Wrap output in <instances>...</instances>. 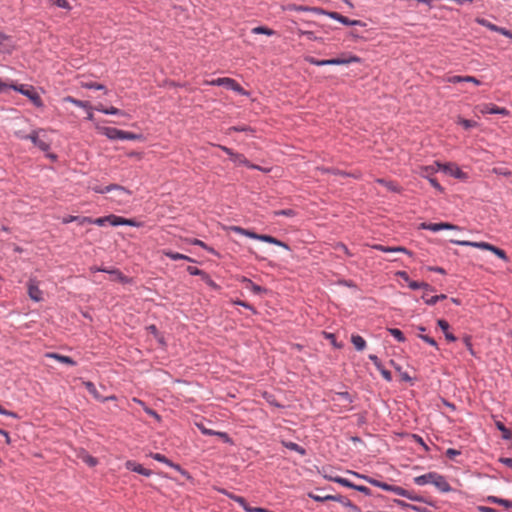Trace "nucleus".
I'll return each mask as SVG.
<instances>
[{
    "mask_svg": "<svg viewBox=\"0 0 512 512\" xmlns=\"http://www.w3.org/2000/svg\"><path fill=\"white\" fill-rule=\"evenodd\" d=\"M425 176L430 177L433 173L440 172L446 176L453 177L460 181H467L469 179L468 172L462 170L456 163H440L435 161L433 164L424 166Z\"/></svg>",
    "mask_w": 512,
    "mask_h": 512,
    "instance_id": "1",
    "label": "nucleus"
},
{
    "mask_svg": "<svg viewBox=\"0 0 512 512\" xmlns=\"http://www.w3.org/2000/svg\"><path fill=\"white\" fill-rule=\"evenodd\" d=\"M414 482L417 485L433 484L441 492H449L451 487L446 479L435 472H430L424 475H420L414 478Z\"/></svg>",
    "mask_w": 512,
    "mask_h": 512,
    "instance_id": "2",
    "label": "nucleus"
},
{
    "mask_svg": "<svg viewBox=\"0 0 512 512\" xmlns=\"http://www.w3.org/2000/svg\"><path fill=\"white\" fill-rule=\"evenodd\" d=\"M451 242L456 245L460 246H471L475 248H479L482 250H487L492 253H494L497 257L504 261H508V257L506 252L503 249H500L490 243L487 242H472V241H465V240H454L452 239Z\"/></svg>",
    "mask_w": 512,
    "mask_h": 512,
    "instance_id": "3",
    "label": "nucleus"
},
{
    "mask_svg": "<svg viewBox=\"0 0 512 512\" xmlns=\"http://www.w3.org/2000/svg\"><path fill=\"white\" fill-rule=\"evenodd\" d=\"M230 230L236 232V233H239V234H242L244 236H247L249 238H252V239H256V240H260V241H263V242H267V243H270V244H274V245H277V246H282L284 248H287V245L283 242H281L280 240L270 236V235H264V234H257L255 232H252L250 230H246L244 228H241L239 226H232L230 227Z\"/></svg>",
    "mask_w": 512,
    "mask_h": 512,
    "instance_id": "4",
    "label": "nucleus"
},
{
    "mask_svg": "<svg viewBox=\"0 0 512 512\" xmlns=\"http://www.w3.org/2000/svg\"><path fill=\"white\" fill-rule=\"evenodd\" d=\"M305 60L315 66H326V65H346L350 63H358L360 62V58L358 56H350L348 58H333L326 60H319L312 56H308Z\"/></svg>",
    "mask_w": 512,
    "mask_h": 512,
    "instance_id": "5",
    "label": "nucleus"
},
{
    "mask_svg": "<svg viewBox=\"0 0 512 512\" xmlns=\"http://www.w3.org/2000/svg\"><path fill=\"white\" fill-rule=\"evenodd\" d=\"M15 91H18L19 93L25 95L27 98L31 100V102L36 107H42L43 101L39 94L35 91V89L32 86H25V85H12L11 86Z\"/></svg>",
    "mask_w": 512,
    "mask_h": 512,
    "instance_id": "6",
    "label": "nucleus"
},
{
    "mask_svg": "<svg viewBox=\"0 0 512 512\" xmlns=\"http://www.w3.org/2000/svg\"><path fill=\"white\" fill-rule=\"evenodd\" d=\"M209 84L214 85V86H223V87L227 88L228 90H232V91L238 92L240 94H244L243 88L240 86L239 83H237L232 78H228V77L217 78L215 80H212Z\"/></svg>",
    "mask_w": 512,
    "mask_h": 512,
    "instance_id": "7",
    "label": "nucleus"
},
{
    "mask_svg": "<svg viewBox=\"0 0 512 512\" xmlns=\"http://www.w3.org/2000/svg\"><path fill=\"white\" fill-rule=\"evenodd\" d=\"M28 295L31 300L40 302L43 300V292L40 290L38 281L36 279H30L27 284Z\"/></svg>",
    "mask_w": 512,
    "mask_h": 512,
    "instance_id": "8",
    "label": "nucleus"
},
{
    "mask_svg": "<svg viewBox=\"0 0 512 512\" xmlns=\"http://www.w3.org/2000/svg\"><path fill=\"white\" fill-rule=\"evenodd\" d=\"M420 228L430 230L432 232H438L443 229L447 230H459L460 228L454 224L447 223V222H440V223H422L420 225Z\"/></svg>",
    "mask_w": 512,
    "mask_h": 512,
    "instance_id": "9",
    "label": "nucleus"
},
{
    "mask_svg": "<svg viewBox=\"0 0 512 512\" xmlns=\"http://www.w3.org/2000/svg\"><path fill=\"white\" fill-rule=\"evenodd\" d=\"M388 491L393 492L396 495L408 498V499H410L412 501H418V502H422L423 501L422 497L417 496V495L409 492L408 490H405L404 488H402L400 486L390 485Z\"/></svg>",
    "mask_w": 512,
    "mask_h": 512,
    "instance_id": "10",
    "label": "nucleus"
},
{
    "mask_svg": "<svg viewBox=\"0 0 512 512\" xmlns=\"http://www.w3.org/2000/svg\"><path fill=\"white\" fill-rule=\"evenodd\" d=\"M42 130H34L29 134V140L42 151H48L50 144L39 137V133Z\"/></svg>",
    "mask_w": 512,
    "mask_h": 512,
    "instance_id": "11",
    "label": "nucleus"
},
{
    "mask_svg": "<svg viewBox=\"0 0 512 512\" xmlns=\"http://www.w3.org/2000/svg\"><path fill=\"white\" fill-rule=\"evenodd\" d=\"M96 129L102 135L110 140H120L121 130L114 127L96 126Z\"/></svg>",
    "mask_w": 512,
    "mask_h": 512,
    "instance_id": "12",
    "label": "nucleus"
},
{
    "mask_svg": "<svg viewBox=\"0 0 512 512\" xmlns=\"http://www.w3.org/2000/svg\"><path fill=\"white\" fill-rule=\"evenodd\" d=\"M231 160L234 163L245 165V166H247L248 168H251V169H259V170L264 171V172H268L269 171V169L261 168V167H259L257 165L251 164L245 158V156L243 154L235 153L234 156L231 158Z\"/></svg>",
    "mask_w": 512,
    "mask_h": 512,
    "instance_id": "13",
    "label": "nucleus"
},
{
    "mask_svg": "<svg viewBox=\"0 0 512 512\" xmlns=\"http://www.w3.org/2000/svg\"><path fill=\"white\" fill-rule=\"evenodd\" d=\"M447 81L449 83H453V84L460 83V82L473 83L475 85H480L481 84L480 80H478L477 78H475L473 76L454 75V76L448 77Z\"/></svg>",
    "mask_w": 512,
    "mask_h": 512,
    "instance_id": "14",
    "label": "nucleus"
},
{
    "mask_svg": "<svg viewBox=\"0 0 512 512\" xmlns=\"http://www.w3.org/2000/svg\"><path fill=\"white\" fill-rule=\"evenodd\" d=\"M480 111L483 114H501L505 116L508 115V111L505 108L498 107L494 104H484Z\"/></svg>",
    "mask_w": 512,
    "mask_h": 512,
    "instance_id": "15",
    "label": "nucleus"
},
{
    "mask_svg": "<svg viewBox=\"0 0 512 512\" xmlns=\"http://www.w3.org/2000/svg\"><path fill=\"white\" fill-rule=\"evenodd\" d=\"M125 466L128 470L134 471L144 476H150L152 474L151 470L144 468L142 465L134 461H127Z\"/></svg>",
    "mask_w": 512,
    "mask_h": 512,
    "instance_id": "16",
    "label": "nucleus"
},
{
    "mask_svg": "<svg viewBox=\"0 0 512 512\" xmlns=\"http://www.w3.org/2000/svg\"><path fill=\"white\" fill-rule=\"evenodd\" d=\"M154 460L165 463L166 465L176 469L177 471L181 472L182 474H185V471L178 465L170 461L167 457L160 453H151L150 455Z\"/></svg>",
    "mask_w": 512,
    "mask_h": 512,
    "instance_id": "17",
    "label": "nucleus"
},
{
    "mask_svg": "<svg viewBox=\"0 0 512 512\" xmlns=\"http://www.w3.org/2000/svg\"><path fill=\"white\" fill-rule=\"evenodd\" d=\"M101 271L110 274L112 281H118L122 283L129 282V279L125 275H123L118 269H102Z\"/></svg>",
    "mask_w": 512,
    "mask_h": 512,
    "instance_id": "18",
    "label": "nucleus"
},
{
    "mask_svg": "<svg viewBox=\"0 0 512 512\" xmlns=\"http://www.w3.org/2000/svg\"><path fill=\"white\" fill-rule=\"evenodd\" d=\"M95 110L101 112V113H104V114H107V115H118V116H125V112L118 109V108H115V107H105L104 105L102 104H98L96 107H95Z\"/></svg>",
    "mask_w": 512,
    "mask_h": 512,
    "instance_id": "19",
    "label": "nucleus"
},
{
    "mask_svg": "<svg viewBox=\"0 0 512 512\" xmlns=\"http://www.w3.org/2000/svg\"><path fill=\"white\" fill-rule=\"evenodd\" d=\"M287 9L290 10V11H297V12H300V11H311V12H314V13H325V11L321 8H311V7H308V6H302V5H296V4H289L287 6Z\"/></svg>",
    "mask_w": 512,
    "mask_h": 512,
    "instance_id": "20",
    "label": "nucleus"
},
{
    "mask_svg": "<svg viewBox=\"0 0 512 512\" xmlns=\"http://www.w3.org/2000/svg\"><path fill=\"white\" fill-rule=\"evenodd\" d=\"M46 357L56 359L57 361H59L61 363L68 364L71 366H74L76 364V362L69 356H64V355H60L57 353H47Z\"/></svg>",
    "mask_w": 512,
    "mask_h": 512,
    "instance_id": "21",
    "label": "nucleus"
},
{
    "mask_svg": "<svg viewBox=\"0 0 512 512\" xmlns=\"http://www.w3.org/2000/svg\"><path fill=\"white\" fill-rule=\"evenodd\" d=\"M64 101L72 103L75 106L80 107V108H84V109H87V110H92V107L90 106L88 101H82V100L76 99V98H74L72 96L65 97Z\"/></svg>",
    "mask_w": 512,
    "mask_h": 512,
    "instance_id": "22",
    "label": "nucleus"
},
{
    "mask_svg": "<svg viewBox=\"0 0 512 512\" xmlns=\"http://www.w3.org/2000/svg\"><path fill=\"white\" fill-rule=\"evenodd\" d=\"M374 249H377L379 251H382V252H403V253H407L409 254L408 250L404 247H388V246H383V245H375L373 247Z\"/></svg>",
    "mask_w": 512,
    "mask_h": 512,
    "instance_id": "23",
    "label": "nucleus"
},
{
    "mask_svg": "<svg viewBox=\"0 0 512 512\" xmlns=\"http://www.w3.org/2000/svg\"><path fill=\"white\" fill-rule=\"evenodd\" d=\"M78 457L90 467H94L98 463L96 458L89 455L84 450L79 453Z\"/></svg>",
    "mask_w": 512,
    "mask_h": 512,
    "instance_id": "24",
    "label": "nucleus"
},
{
    "mask_svg": "<svg viewBox=\"0 0 512 512\" xmlns=\"http://www.w3.org/2000/svg\"><path fill=\"white\" fill-rule=\"evenodd\" d=\"M229 498L234 500L235 502H237L241 507H243V509L247 512H253V508L254 507H250L248 505V503L246 502V500L241 497V496H237V495H234V494H228Z\"/></svg>",
    "mask_w": 512,
    "mask_h": 512,
    "instance_id": "25",
    "label": "nucleus"
},
{
    "mask_svg": "<svg viewBox=\"0 0 512 512\" xmlns=\"http://www.w3.org/2000/svg\"><path fill=\"white\" fill-rule=\"evenodd\" d=\"M325 15L329 16L330 18L334 19V20H337L339 21L340 23H342L343 25H347L349 26L350 25V19L341 15L340 13L338 12H326L324 13Z\"/></svg>",
    "mask_w": 512,
    "mask_h": 512,
    "instance_id": "26",
    "label": "nucleus"
},
{
    "mask_svg": "<svg viewBox=\"0 0 512 512\" xmlns=\"http://www.w3.org/2000/svg\"><path fill=\"white\" fill-rule=\"evenodd\" d=\"M351 341L358 351H362L366 347V341L360 335H352Z\"/></svg>",
    "mask_w": 512,
    "mask_h": 512,
    "instance_id": "27",
    "label": "nucleus"
},
{
    "mask_svg": "<svg viewBox=\"0 0 512 512\" xmlns=\"http://www.w3.org/2000/svg\"><path fill=\"white\" fill-rule=\"evenodd\" d=\"M243 282L246 283V288L250 289L255 294H260L266 291L263 287L253 283L250 279L244 278Z\"/></svg>",
    "mask_w": 512,
    "mask_h": 512,
    "instance_id": "28",
    "label": "nucleus"
},
{
    "mask_svg": "<svg viewBox=\"0 0 512 512\" xmlns=\"http://www.w3.org/2000/svg\"><path fill=\"white\" fill-rule=\"evenodd\" d=\"M163 254L167 257H169L170 259L172 260H187V261H192V259L184 254H180V253H177V252H172V251H169V250H164L163 251Z\"/></svg>",
    "mask_w": 512,
    "mask_h": 512,
    "instance_id": "29",
    "label": "nucleus"
},
{
    "mask_svg": "<svg viewBox=\"0 0 512 512\" xmlns=\"http://www.w3.org/2000/svg\"><path fill=\"white\" fill-rule=\"evenodd\" d=\"M408 286L412 289V290H416V289H420V288H423L425 291H432V287L425 283V282H417V281H411L409 280L408 282Z\"/></svg>",
    "mask_w": 512,
    "mask_h": 512,
    "instance_id": "30",
    "label": "nucleus"
},
{
    "mask_svg": "<svg viewBox=\"0 0 512 512\" xmlns=\"http://www.w3.org/2000/svg\"><path fill=\"white\" fill-rule=\"evenodd\" d=\"M487 27L489 29H491L492 31L498 32V33L512 39V31H510L504 27H499V26H496V25L490 24V23L487 25Z\"/></svg>",
    "mask_w": 512,
    "mask_h": 512,
    "instance_id": "31",
    "label": "nucleus"
},
{
    "mask_svg": "<svg viewBox=\"0 0 512 512\" xmlns=\"http://www.w3.org/2000/svg\"><path fill=\"white\" fill-rule=\"evenodd\" d=\"M495 425L502 432L503 439L510 440L512 438L511 430L506 428L501 421H496Z\"/></svg>",
    "mask_w": 512,
    "mask_h": 512,
    "instance_id": "32",
    "label": "nucleus"
},
{
    "mask_svg": "<svg viewBox=\"0 0 512 512\" xmlns=\"http://www.w3.org/2000/svg\"><path fill=\"white\" fill-rule=\"evenodd\" d=\"M143 136L129 131L121 130L120 140H140Z\"/></svg>",
    "mask_w": 512,
    "mask_h": 512,
    "instance_id": "33",
    "label": "nucleus"
},
{
    "mask_svg": "<svg viewBox=\"0 0 512 512\" xmlns=\"http://www.w3.org/2000/svg\"><path fill=\"white\" fill-rule=\"evenodd\" d=\"M82 87L86 89H96V90H103L105 93H107L106 87L103 84L96 83V82H83Z\"/></svg>",
    "mask_w": 512,
    "mask_h": 512,
    "instance_id": "34",
    "label": "nucleus"
},
{
    "mask_svg": "<svg viewBox=\"0 0 512 512\" xmlns=\"http://www.w3.org/2000/svg\"><path fill=\"white\" fill-rule=\"evenodd\" d=\"M252 33L253 34H265V35L271 36V35L275 34V31L268 27H265V26H258V27H255L252 29Z\"/></svg>",
    "mask_w": 512,
    "mask_h": 512,
    "instance_id": "35",
    "label": "nucleus"
},
{
    "mask_svg": "<svg viewBox=\"0 0 512 512\" xmlns=\"http://www.w3.org/2000/svg\"><path fill=\"white\" fill-rule=\"evenodd\" d=\"M284 446L288 448L289 450L298 452L301 455L305 454V449L302 448L300 445L294 442H283Z\"/></svg>",
    "mask_w": 512,
    "mask_h": 512,
    "instance_id": "36",
    "label": "nucleus"
},
{
    "mask_svg": "<svg viewBox=\"0 0 512 512\" xmlns=\"http://www.w3.org/2000/svg\"><path fill=\"white\" fill-rule=\"evenodd\" d=\"M458 124L461 125L466 130L474 128L478 125V123L476 121L464 119V118H459Z\"/></svg>",
    "mask_w": 512,
    "mask_h": 512,
    "instance_id": "37",
    "label": "nucleus"
},
{
    "mask_svg": "<svg viewBox=\"0 0 512 512\" xmlns=\"http://www.w3.org/2000/svg\"><path fill=\"white\" fill-rule=\"evenodd\" d=\"M86 389L94 396L95 399L101 401V398L102 396L98 393L95 385L90 382V381H87L84 383Z\"/></svg>",
    "mask_w": 512,
    "mask_h": 512,
    "instance_id": "38",
    "label": "nucleus"
},
{
    "mask_svg": "<svg viewBox=\"0 0 512 512\" xmlns=\"http://www.w3.org/2000/svg\"><path fill=\"white\" fill-rule=\"evenodd\" d=\"M329 480L331 481H334L336 483H339L341 484L342 486H345V487H349V488H354L355 487V484L351 483L349 480L345 479V478H342V477H328Z\"/></svg>",
    "mask_w": 512,
    "mask_h": 512,
    "instance_id": "39",
    "label": "nucleus"
},
{
    "mask_svg": "<svg viewBox=\"0 0 512 512\" xmlns=\"http://www.w3.org/2000/svg\"><path fill=\"white\" fill-rule=\"evenodd\" d=\"M107 219L112 226L125 225L126 220V218H122L115 215H109L107 216Z\"/></svg>",
    "mask_w": 512,
    "mask_h": 512,
    "instance_id": "40",
    "label": "nucleus"
},
{
    "mask_svg": "<svg viewBox=\"0 0 512 512\" xmlns=\"http://www.w3.org/2000/svg\"><path fill=\"white\" fill-rule=\"evenodd\" d=\"M366 480L373 486L375 487H378V488H381L385 491H388L389 490V487L390 485L385 483V482H382V481H379V480H376V479H373V478H366Z\"/></svg>",
    "mask_w": 512,
    "mask_h": 512,
    "instance_id": "41",
    "label": "nucleus"
},
{
    "mask_svg": "<svg viewBox=\"0 0 512 512\" xmlns=\"http://www.w3.org/2000/svg\"><path fill=\"white\" fill-rule=\"evenodd\" d=\"M435 173H433L430 177L425 176L424 167L422 168V175L425 177L433 186V188L437 190H442V187L439 184L438 178L434 176Z\"/></svg>",
    "mask_w": 512,
    "mask_h": 512,
    "instance_id": "42",
    "label": "nucleus"
},
{
    "mask_svg": "<svg viewBox=\"0 0 512 512\" xmlns=\"http://www.w3.org/2000/svg\"><path fill=\"white\" fill-rule=\"evenodd\" d=\"M197 426L202 431L203 434H206V435H218L220 437L228 438L227 434L224 433V432H215V431L209 430V429L205 428L202 424H197Z\"/></svg>",
    "mask_w": 512,
    "mask_h": 512,
    "instance_id": "43",
    "label": "nucleus"
},
{
    "mask_svg": "<svg viewBox=\"0 0 512 512\" xmlns=\"http://www.w3.org/2000/svg\"><path fill=\"white\" fill-rule=\"evenodd\" d=\"M388 331L399 342H404L405 341L404 334L402 333L401 330H399L397 328H389Z\"/></svg>",
    "mask_w": 512,
    "mask_h": 512,
    "instance_id": "44",
    "label": "nucleus"
},
{
    "mask_svg": "<svg viewBox=\"0 0 512 512\" xmlns=\"http://www.w3.org/2000/svg\"><path fill=\"white\" fill-rule=\"evenodd\" d=\"M309 497L317 502H324L327 500H335V497L332 495H326V496H319L312 493H309Z\"/></svg>",
    "mask_w": 512,
    "mask_h": 512,
    "instance_id": "45",
    "label": "nucleus"
},
{
    "mask_svg": "<svg viewBox=\"0 0 512 512\" xmlns=\"http://www.w3.org/2000/svg\"><path fill=\"white\" fill-rule=\"evenodd\" d=\"M187 271L191 275H198V276H201L202 278L206 275V273L203 270H200V269H198L197 267H194V266H188L187 267Z\"/></svg>",
    "mask_w": 512,
    "mask_h": 512,
    "instance_id": "46",
    "label": "nucleus"
},
{
    "mask_svg": "<svg viewBox=\"0 0 512 512\" xmlns=\"http://www.w3.org/2000/svg\"><path fill=\"white\" fill-rule=\"evenodd\" d=\"M427 292L428 291H425V293L423 294L422 298L424 299L425 303L428 304V305H434L437 303L438 301V297L436 296H427Z\"/></svg>",
    "mask_w": 512,
    "mask_h": 512,
    "instance_id": "47",
    "label": "nucleus"
},
{
    "mask_svg": "<svg viewBox=\"0 0 512 512\" xmlns=\"http://www.w3.org/2000/svg\"><path fill=\"white\" fill-rule=\"evenodd\" d=\"M274 214L277 216L283 215V216H287V217H292L295 215V211L292 209H284V210L275 211Z\"/></svg>",
    "mask_w": 512,
    "mask_h": 512,
    "instance_id": "48",
    "label": "nucleus"
},
{
    "mask_svg": "<svg viewBox=\"0 0 512 512\" xmlns=\"http://www.w3.org/2000/svg\"><path fill=\"white\" fill-rule=\"evenodd\" d=\"M437 324L441 328V330L444 332V334L449 331V323L446 320L439 319L437 321Z\"/></svg>",
    "mask_w": 512,
    "mask_h": 512,
    "instance_id": "49",
    "label": "nucleus"
},
{
    "mask_svg": "<svg viewBox=\"0 0 512 512\" xmlns=\"http://www.w3.org/2000/svg\"><path fill=\"white\" fill-rule=\"evenodd\" d=\"M377 369L380 371L381 375L383 376V378L385 380H387V381H391L392 380L391 372L386 370V369H384L382 367V365L380 366V368H377Z\"/></svg>",
    "mask_w": 512,
    "mask_h": 512,
    "instance_id": "50",
    "label": "nucleus"
},
{
    "mask_svg": "<svg viewBox=\"0 0 512 512\" xmlns=\"http://www.w3.org/2000/svg\"><path fill=\"white\" fill-rule=\"evenodd\" d=\"M55 4L59 7V8H63V9H67V10H70L71 9V6L69 4V2L67 0H56L55 1Z\"/></svg>",
    "mask_w": 512,
    "mask_h": 512,
    "instance_id": "51",
    "label": "nucleus"
},
{
    "mask_svg": "<svg viewBox=\"0 0 512 512\" xmlns=\"http://www.w3.org/2000/svg\"><path fill=\"white\" fill-rule=\"evenodd\" d=\"M419 337L422 340H424L426 343H428L429 345L434 346V347L437 348V343H436V341L433 338L429 337L428 335H419Z\"/></svg>",
    "mask_w": 512,
    "mask_h": 512,
    "instance_id": "52",
    "label": "nucleus"
},
{
    "mask_svg": "<svg viewBox=\"0 0 512 512\" xmlns=\"http://www.w3.org/2000/svg\"><path fill=\"white\" fill-rule=\"evenodd\" d=\"M14 134L18 139L29 140V134H26L23 130H17Z\"/></svg>",
    "mask_w": 512,
    "mask_h": 512,
    "instance_id": "53",
    "label": "nucleus"
},
{
    "mask_svg": "<svg viewBox=\"0 0 512 512\" xmlns=\"http://www.w3.org/2000/svg\"><path fill=\"white\" fill-rule=\"evenodd\" d=\"M203 280L206 282L207 285H209L213 289H217L218 285L206 274L203 277Z\"/></svg>",
    "mask_w": 512,
    "mask_h": 512,
    "instance_id": "54",
    "label": "nucleus"
},
{
    "mask_svg": "<svg viewBox=\"0 0 512 512\" xmlns=\"http://www.w3.org/2000/svg\"><path fill=\"white\" fill-rule=\"evenodd\" d=\"M377 182L381 185H383L384 187H386L388 190H390L391 192H395V187L392 186L391 183L389 182H386L385 180L383 179H378Z\"/></svg>",
    "mask_w": 512,
    "mask_h": 512,
    "instance_id": "55",
    "label": "nucleus"
},
{
    "mask_svg": "<svg viewBox=\"0 0 512 512\" xmlns=\"http://www.w3.org/2000/svg\"><path fill=\"white\" fill-rule=\"evenodd\" d=\"M464 343H465V346L467 347L468 351L470 352V354L474 355L475 352H474L473 347H472L471 338L470 337H465L464 338Z\"/></svg>",
    "mask_w": 512,
    "mask_h": 512,
    "instance_id": "56",
    "label": "nucleus"
},
{
    "mask_svg": "<svg viewBox=\"0 0 512 512\" xmlns=\"http://www.w3.org/2000/svg\"><path fill=\"white\" fill-rule=\"evenodd\" d=\"M106 222H108L107 216L96 218V219H92V223L96 224L98 226H103Z\"/></svg>",
    "mask_w": 512,
    "mask_h": 512,
    "instance_id": "57",
    "label": "nucleus"
},
{
    "mask_svg": "<svg viewBox=\"0 0 512 512\" xmlns=\"http://www.w3.org/2000/svg\"><path fill=\"white\" fill-rule=\"evenodd\" d=\"M231 130L237 131V132H246V131H252V129L249 126L241 125V126H234L231 128Z\"/></svg>",
    "mask_w": 512,
    "mask_h": 512,
    "instance_id": "58",
    "label": "nucleus"
},
{
    "mask_svg": "<svg viewBox=\"0 0 512 512\" xmlns=\"http://www.w3.org/2000/svg\"><path fill=\"white\" fill-rule=\"evenodd\" d=\"M112 189L124 190L123 187H120L118 185H109V186L105 187V190L104 189H100V190H96L95 192H110Z\"/></svg>",
    "mask_w": 512,
    "mask_h": 512,
    "instance_id": "59",
    "label": "nucleus"
},
{
    "mask_svg": "<svg viewBox=\"0 0 512 512\" xmlns=\"http://www.w3.org/2000/svg\"><path fill=\"white\" fill-rule=\"evenodd\" d=\"M336 250L341 251V252H343L344 254H346L348 256L351 255L349 250H348V248L344 244H342V243L337 244Z\"/></svg>",
    "mask_w": 512,
    "mask_h": 512,
    "instance_id": "60",
    "label": "nucleus"
},
{
    "mask_svg": "<svg viewBox=\"0 0 512 512\" xmlns=\"http://www.w3.org/2000/svg\"><path fill=\"white\" fill-rule=\"evenodd\" d=\"M77 223L79 225H84L86 223H92V218H90V217H78Z\"/></svg>",
    "mask_w": 512,
    "mask_h": 512,
    "instance_id": "61",
    "label": "nucleus"
},
{
    "mask_svg": "<svg viewBox=\"0 0 512 512\" xmlns=\"http://www.w3.org/2000/svg\"><path fill=\"white\" fill-rule=\"evenodd\" d=\"M353 489H356V490H358V491H360L362 493H365L366 495L370 494V490L366 486L355 485V487Z\"/></svg>",
    "mask_w": 512,
    "mask_h": 512,
    "instance_id": "62",
    "label": "nucleus"
},
{
    "mask_svg": "<svg viewBox=\"0 0 512 512\" xmlns=\"http://www.w3.org/2000/svg\"><path fill=\"white\" fill-rule=\"evenodd\" d=\"M0 414L11 416L14 418L17 417V415L14 412L8 411V410L4 409L2 406H0Z\"/></svg>",
    "mask_w": 512,
    "mask_h": 512,
    "instance_id": "63",
    "label": "nucleus"
},
{
    "mask_svg": "<svg viewBox=\"0 0 512 512\" xmlns=\"http://www.w3.org/2000/svg\"><path fill=\"white\" fill-rule=\"evenodd\" d=\"M78 220V217L77 216H66L62 219V222L64 224H67V223H70L72 221H77Z\"/></svg>",
    "mask_w": 512,
    "mask_h": 512,
    "instance_id": "64",
    "label": "nucleus"
}]
</instances>
